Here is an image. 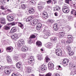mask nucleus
Here are the masks:
<instances>
[{"mask_svg": "<svg viewBox=\"0 0 76 76\" xmlns=\"http://www.w3.org/2000/svg\"><path fill=\"white\" fill-rule=\"evenodd\" d=\"M66 48L68 50H70V48L69 46H66Z\"/></svg>", "mask_w": 76, "mask_h": 76, "instance_id": "nucleus-61", "label": "nucleus"}, {"mask_svg": "<svg viewBox=\"0 0 76 76\" xmlns=\"http://www.w3.org/2000/svg\"><path fill=\"white\" fill-rule=\"evenodd\" d=\"M61 47V45H57L56 47V49H59L58 48H60Z\"/></svg>", "mask_w": 76, "mask_h": 76, "instance_id": "nucleus-48", "label": "nucleus"}, {"mask_svg": "<svg viewBox=\"0 0 76 76\" xmlns=\"http://www.w3.org/2000/svg\"><path fill=\"white\" fill-rule=\"evenodd\" d=\"M38 9H42V7L41 5H38Z\"/></svg>", "mask_w": 76, "mask_h": 76, "instance_id": "nucleus-45", "label": "nucleus"}, {"mask_svg": "<svg viewBox=\"0 0 76 76\" xmlns=\"http://www.w3.org/2000/svg\"><path fill=\"white\" fill-rule=\"evenodd\" d=\"M50 31L48 30V28L45 29L43 32V34H44V36L43 37L45 39H47L48 38V37L50 36V33H49Z\"/></svg>", "mask_w": 76, "mask_h": 76, "instance_id": "nucleus-1", "label": "nucleus"}, {"mask_svg": "<svg viewBox=\"0 0 76 76\" xmlns=\"http://www.w3.org/2000/svg\"><path fill=\"white\" fill-rule=\"evenodd\" d=\"M31 20L29 19V18H27L26 19V21L27 22H29V21H31Z\"/></svg>", "mask_w": 76, "mask_h": 76, "instance_id": "nucleus-60", "label": "nucleus"}, {"mask_svg": "<svg viewBox=\"0 0 76 76\" xmlns=\"http://www.w3.org/2000/svg\"><path fill=\"white\" fill-rule=\"evenodd\" d=\"M12 76H19V74L18 73L15 74H12Z\"/></svg>", "mask_w": 76, "mask_h": 76, "instance_id": "nucleus-39", "label": "nucleus"}, {"mask_svg": "<svg viewBox=\"0 0 76 76\" xmlns=\"http://www.w3.org/2000/svg\"><path fill=\"white\" fill-rule=\"evenodd\" d=\"M55 53L57 56H60L62 54V51L60 49H56Z\"/></svg>", "mask_w": 76, "mask_h": 76, "instance_id": "nucleus-3", "label": "nucleus"}, {"mask_svg": "<svg viewBox=\"0 0 76 76\" xmlns=\"http://www.w3.org/2000/svg\"><path fill=\"white\" fill-rule=\"evenodd\" d=\"M18 26L21 28L22 29H23V25L21 23H18Z\"/></svg>", "mask_w": 76, "mask_h": 76, "instance_id": "nucleus-27", "label": "nucleus"}, {"mask_svg": "<svg viewBox=\"0 0 76 76\" xmlns=\"http://www.w3.org/2000/svg\"><path fill=\"white\" fill-rule=\"evenodd\" d=\"M5 66H1L0 68V70H3L4 69Z\"/></svg>", "mask_w": 76, "mask_h": 76, "instance_id": "nucleus-52", "label": "nucleus"}, {"mask_svg": "<svg viewBox=\"0 0 76 76\" xmlns=\"http://www.w3.org/2000/svg\"><path fill=\"white\" fill-rule=\"evenodd\" d=\"M4 69V72H6V71H7V70H10L9 68L7 67H5V66Z\"/></svg>", "mask_w": 76, "mask_h": 76, "instance_id": "nucleus-42", "label": "nucleus"}, {"mask_svg": "<svg viewBox=\"0 0 76 76\" xmlns=\"http://www.w3.org/2000/svg\"><path fill=\"white\" fill-rule=\"evenodd\" d=\"M54 64L52 63H49L48 64V68L50 69H52L54 67Z\"/></svg>", "mask_w": 76, "mask_h": 76, "instance_id": "nucleus-16", "label": "nucleus"}, {"mask_svg": "<svg viewBox=\"0 0 76 76\" xmlns=\"http://www.w3.org/2000/svg\"><path fill=\"white\" fill-rule=\"evenodd\" d=\"M42 18L46 19V18H48V15H44L42 14Z\"/></svg>", "mask_w": 76, "mask_h": 76, "instance_id": "nucleus-43", "label": "nucleus"}, {"mask_svg": "<svg viewBox=\"0 0 76 76\" xmlns=\"http://www.w3.org/2000/svg\"><path fill=\"white\" fill-rule=\"evenodd\" d=\"M26 54L25 53H23L21 55V57L23 58H25L26 57Z\"/></svg>", "mask_w": 76, "mask_h": 76, "instance_id": "nucleus-41", "label": "nucleus"}, {"mask_svg": "<svg viewBox=\"0 0 76 76\" xmlns=\"http://www.w3.org/2000/svg\"><path fill=\"white\" fill-rule=\"evenodd\" d=\"M10 70H7L6 72H5V73L7 74H9L10 73Z\"/></svg>", "mask_w": 76, "mask_h": 76, "instance_id": "nucleus-51", "label": "nucleus"}, {"mask_svg": "<svg viewBox=\"0 0 76 76\" xmlns=\"http://www.w3.org/2000/svg\"><path fill=\"white\" fill-rule=\"evenodd\" d=\"M45 76H51V73L49 72L45 75Z\"/></svg>", "mask_w": 76, "mask_h": 76, "instance_id": "nucleus-50", "label": "nucleus"}, {"mask_svg": "<svg viewBox=\"0 0 76 76\" xmlns=\"http://www.w3.org/2000/svg\"><path fill=\"white\" fill-rule=\"evenodd\" d=\"M52 39L53 41L55 43L57 42V37H53Z\"/></svg>", "mask_w": 76, "mask_h": 76, "instance_id": "nucleus-20", "label": "nucleus"}, {"mask_svg": "<svg viewBox=\"0 0 76 76\" xmlns=\"http://www.w3.org/2000/svg\"><path fill=\"white\" fill-rule=\"evenodd\" d=\"M66 42L67 44H70V43H71V40L70 39H66Z\"/></svg>", "mask_w": 76, "mask_h": 76, "instance_id": "nucleus-37", "label": "nucleus"}, {"mask_svg": "<svg viewBox=\"0 0 76 76\" xmlns=\"http://www.w3.org/2000/svg\"><path fill=\"white\" fill-rule=\"evenodd\" d=\"M45 60L47 63H48V61L50 60V58L48 57L47 56L45 58Z\"/></svg>", "mask_w": 76, "mask_h": 76, "instance_id": "nucleus-36", "label": "nucleus"}, {"mask_svg": "<svg viewBox=\"0 0 76 76\" xmlns=\"http://www.w3.org/2000/svg\"><path fill=\"white\" fill-rule=\"evenodd\" d=\"M42 15H48V14H47V12L45 11H44L43 12Z\"/></svg>", "mask_w": 76, "mask_h": 76, "instance_id": "nucleus-54", "label": "nucleus"}, {"mask_svg": "<svg viewBox=\"0 0 76 76\" xmlns=\"http://www.w3.org/2000/svg\"><path fill=\"white\" fill-rule=\"evenodd\" d=\"M4 29L5 30H9V29H10V27L7 26H5Z\"/></svg>", "mask_w": 76, "mask_h": 76, "instance_id": "nucleus-40", "label": "nucleus"}, {"mask_svg": "<svg viewBox=\"0 0 76 76\" xmlns=\"http://www.w3.org/2000/svg\"><path fill=\"white\" fill-rule=\"evenodd\" d=\"M68 54L69 56H73L74 54V52L72 51H68Z\"/></svg>", "mask_w": 76, "mask_h": 76, "instance_id": "nucleus-29", "label": "nucleus"}, {"mask_svg": "<svg viewBox=\"0 0 76 76\" xmlns=\"http://www.w3.org/2000/svg\"><path fill=\"white\" fill-rule=\"evenodd\" d=\"M76 71H74V72L73 71H72L71 72V73L70 74L71 76H75V75H76Z\"/></svg>", "mask_w": 76, "mask_h": 76, "instance_id": "nucleus-31", "label": "nucleus"}, {"mask_svg": "<svg viewBox=\"0 0 76 76\" xmlns=\"http://www.w3.org/2000/svg\"><path fill=\"white\" fill-rule=\"evenodd\" d=\"M26 72L27 73H29V72H30V68H29V67H26Z\"/></svg>", "mask_w": 76, "mask_h": 76, "instance_id": "nucleus-33", "label": "nucleus"}, {"mask_svg": "<svg viewBox=\"0 0 76 76\" xmlns=\"http://www.w3.org/2000/svg\"><path fill=\"white\" fill-rule=\"evenodd\" d=\"M65 2L67 3V4H69V0H65Z\"/></svg>", "mask_w": 76, "mask_h": 76, "instance_id": "nucleus-55", "label": "nucleus"}, {"mask_svg": "<svg viewBox=\"0 0 76 76\" xmlns=\"http://www.w3.org/2000/svg\"><path fill=\"white\" fill-rule=\"evenodd\" d=\"M26 48L25 47H23L22 48L21 50L22 51H23V52H26L27 51V50L26 49Z\"/></svg>", "mask_w": 76, "mask_h": 76, "instance_id": "nucleus-30", "label": "nucleus"}, {"mask_svg": "<svg viewBox=\"0 0 76 76\" xmlns=\"http://www.w3.org/2000/svg\"><path fill=\"white\" fill-rule=\"evenodd\" d=\"M7 60L8 63H12V59L11 57L9 56H7Z\"/></svg>", "mask_w": 76, "mask_h": 76, "instance_id": "nucleus-13", "label": "nucleus"}, {"mask_svg": "<svg viewBox=\"0 0 76 76\" xmlns=\"http://www.w3.org/2000/svg\"><path fill=\"white\" fill-rule=\"evenodd\" d=\"M13 59L15 61H18L19 59V58L18 56H15L13 57Z\"/></svg>", "mask_w": 76, "mask_h": 76, "instance_id": "nucleus-26", "label": "nucleus"}, {"mask_svg": "<svg viewBox=\"0 0 76 76\" xmlns=\"http://www.w3.org/2000/svg\"><path fill=\"white\" fill-rule=\"evenodd\" d=\"M61 8L59 7L58 6H57L54 8L53 10L54 11H58Z\"/></svg>", "mask_w": 76, "mask_h": 76, "instance_id": "nucleus-19", "label": "nucleus"}, {"mask_svg": "<svg viewBox=\"0 0 76 76\" xmlns=\"http://www.w3.org/2000/svg\"><path fill=\"white\" fill-rule=\"evenodd\" d=\"M32 41V39H31L30 37H29V39L28 40V42H29V43H31V42Z\"/></svg>", "mask_w": 76, "mask_h": 76, "instance_id": "nucleus-58", "label": "nucleus"}, {"mask_svg": "<svg viewBox=\"0 0 76 76\" xmlns=\"http://www.w3.org/2000/svg\"><path fill=\"white\" fill-rule=\"evenodd\" d=\"M44 3L42 2H40L38 4V5H40L41 6H44Z\"/></svg>", "mask_w": 76, "mask_h": 76, "instance_id": "nucleus-34", "label": "nucleus"}, {"mask_svg": "<svg viewBox=\"0 0 76 76\" xmlns=\"http://www.w3.org/2000/svg\"><path fill=\"white\" fill-rule=\"evenodd\" d=\"M67 37H67V38L68 39H72V36H68Z\"/></svg>", "mask_w": 76, "mask_h": 76, "instance_id": "nucleus-53", "label": "nucleus"}, {"mask_svg": "<svg viewBox=\"0 0 76 76\" xmlns=\"http://www.w3.org/2000/svg\"><path fill=\"white\" fill-rule=\"evenodd\" d=\"M52 2V1L51 0H48L47 1V4H50V3L53 4V2Z\"/></svg>", "mask_w": 76, "mask_h": 76, "instance_id": "nucleus-44", "label": "nucleus"}, {"mask_svg": "<svg viewBox=\"0 0 76 76\" xmlns=\"http://www.w3.org/2000/svg\"><path fill=\"white\" fill-rule=\"evenodd\" d=\"M71 15L76 17V11L74 9H72L71 12Z\"/></svg>", "mask_w": 76, "mask_h": 76, "instance_id": "nucleus-12", "label": "nucleus"}, {"mask_svg": "<svg viewBox=\"0 0 76 76\" xmlns=\"http://www.w3.org/2000/svg\"><path fill=\"white\" fill-rule=\"evenodd\" d=\"M37 58L39 60H42V56H41L40 54H38L37 56Z\"/></svg>", "mask_w": 76, "mask_h": 76, "instance_id": "nucleus-24", "label": "nucleus"}, {"mask_svg": "<svg viewBox=\"0 0 76 76\" xmlns=\"http://www.w3.org/2000/svg\"><path fill=\"white\" fill-rule=\"evenodd\" d=\"M12 48H12V46H10L7 48L6 49V50L7 51H10V50H11L12 49Z\"/></svg>", "mask_w": 76, "mask_h": 76, "instance_id": "nucleus-32", "label": "nucleus"}, {"mask_svg": "<svg viewBox=\"0 0 76 76\" xmlns=\"http://www.w3.org/2000/svg\"><path fill=\"white\" fill-rule=\"evenodd\" d=\"M55 31H58V24L57 23H55L53 27Z\"/></svg>", "mask_w": 76, "mask_h": 76, "instance_id": "nucleus-17", "label": "nucleus"}, {"mask_svg": "<svg viewBox=\"0 0 76 76\" xmlns=\"http://www.w3.org/2000/svg\"><path fill=\"white\" fill-rule=\"evenodd\" d=\"M37 20H36V19H33L31 20V23H30V25H33V26H35V24L37 23L36 22H37Z\"/></svg>", "mask_w": 76, "mask_h": 76, "instance_id": "nucleus-6", "label": "nucleus"}, {"mask_svg": "<svg viewBox=\"0 0 76 76\" xmlns=\"http://www.w3.org/2000/svg\"><path fill=\"white\" fill-rule=\"evenodd\" d=\"M54 15L56 16H58V13L57 12H56L54 13Z\"/></svg>", "mask_w": 76, "mask_h": 76, "instance_id": "nucleus-56", "label": "nucleus"}, {"mask_svg": "<svg viewBox=\"0 0 76 76\" xmlns=\"http://www.w3.org/2000/svg\"><path fill=\"white\" fill-rule=\"evenodd\" d=\"M0 23H1L2 25H6V19L4 18H0Z\"/></svg>", "mask_w": 76, "mask_h": 76, "instance_id": "nucleus-4", "label": "nucleus"}, {"mask_svg": "<svg viewBox=\"0 0 76 76\" xmlns=\"http://www.w3.org/2000/svg\"><path fill=\"white\" fill-rule=\"evenodd\" d=\"M7 19L8 21H12V20H13L14 18L12 16L8 15L7 16Z\"/></svg>", "mask_w": 76, "mask_h": 76, "instance_id": "nucleus-9", "label": "nucleus"}, {"mask_svg": "<svg viewBox=\"0 0 76 76\" xmlns=\"http://www.w3.org/2000/svg\"><path fill=\"white\" fill-rule=\"evenodd\" d=\"M30 39H32V38H36V36L34 34H32L31 35H30Z\"/></svg>", "mask_w": 76, "mask_h": 76, "instance_id": "nucleus-35", "label": "nucleus"}, {"mask_svg": "<svg viewBox=\"0 0 76 76\" xmlns=\"http://www.w3.org/2000/svg\"><path fill=\"white\" fill-rule=\"evenodd\" d=\"M0 7V8L2 10H5V9H6V8H5V7L3 5H1Z\"/></svg>", "mask_w": 76, "mask_h": 76, "instance_id": "nucleus-47", "label": "nucleus"}, {"mask_svg": "<svg viewBox=\"0 0 76 76\" xmlns=\"http://www.w3.org/2000/svg\"><path fill=\"white\" fill-rule=\"evenodd\" d=\"M47 66H42L40 67V70L43 71L45 70H47Z\"/></svg>", "mask_w": 76, "mask_h": 76, "instance_id": "nucleus-14", "label": "nucleus"}, {"mask_svg": "<svg viewBox=\"0 0 76 76\" xmlns=\"http://www.w3.org/2000/svg\"><path fill=\"white\" fill-rule=\"evenodd\" d=\"M16 24H17L15 22H12L11 23V24L12 25V26H14V25H15Z\"/></svg>", "mask_w": 76, "mask_h": 76, "instance_id": "nucleus-49", "label": "nucleus"}, {"mask_svg": "<svg viewBox=\"0 0 76 76\" xmlns=\"http://www.w3.org/2000/svg\"><path fill=\"white\" fill-rule=\"evenodd\" d=\"M16 66L18 69H21V68L22 67V63L20 62H18L16 64Z\"/></svg>", "mask_w": 76, "mask_h": 76, "instance_id": "nucleus-7", "label": "nucleus"}, {"mask_svg": "<svg viewBox=\"0 0 76 76\" xmlns=\"http://www.w3.org/2000/svg\"><path fill=\"white\" fill-rule=\"evenodd\" d=\"M69 61L68 59H64L63 61L62 64H63L64 66H66V65H67V63H69Z\"/></svg>", "mask_w": 76, "mask_h": 76, "instance_id": "nucleus-10", "label": "nucleus"}, {"mask_svg": "<svg viewBox=\"0 0 76 76\" xmlns=\"http://www.w3.org/2000/svg\"><path fill=\"white\" fill-rule=\"evenodd\" d=\"M0 1L1 3L3 4L4 3V0H0Z\"/></svg>", "mask_w": 76, "mask_h": 76, "instance_id": "nucleus-57", "label": "nucleus"}, {"mask_svg": "<svg viewBox=\"0 0 76 76\" xmlns=\"http://www.w3.org/2000/svg\"><path fill=\"white\" fill-rule=\"evenodd\" d=\"M34 8H32L28 10V12H29V13H31V14L34 13Z\"/></svg>", "mask_w": 76, "mask_h": 76, "instance_id": "nucleus-28", "label": "nucleus"}, {"mask_svg": "<svg viewBox=\"0 0 76 76\" xmlns=\"http://www.w3.org/2000/svg\"><path fill=\"white\" fill-rule=\"evenodd\" d=\"M68 19L69 20H70L72 19V17L71 16H69L68 17Z\"/></svg>", "mask_w": 76, "mask_h": 76, "instance_id": "nucleus-64", "label": "nucleus"}, {"mask_svg": "<svg viewBox=\"0 0 76 76\" xmlns=\"http://www.w3.org/2000/svg\"><path fill=\"white\" fill-rule=\"evenodd\" d=\"M17 31V29H16V28L15 27H13L12 28L11 30V32H12V33H14V32H15Z\"/></svg>", "mask_w": 76, "mask_h": 76, "instance_id": "nucleus-25", "label": "nucleus"}, {"mask_svg": "<svg viewBox=\"0 0 76 76\" xmlns=\"http://www.w3.org/2000/svg\"><path fill=\"white\" fill-rule=\"evenodd\" d=\"M36 45H37L39 47H40L42 46V42L39 41L38 40L36 42Z\"/></svg>", "mask_w": 76, "mask_h": 76, "instance_id": "nucleus-15", "label": "nucleus"}, {"mask_svg": "<svg viewBox=\"0 0 76 76\" xmlns=\"http://www.w3.org/2000/svg\"><path fill=\"white\" fill-rule=\"evenodd\" d=\"M52 46H53V44L51 43H49L46 47L48 48H50L51 47H52Z\"/></svg>", "mask_w": 76, "mask_h": 76, "instance_id": "nucleus-23", "label": "nucleus"}, {"mask_svg": "<svg viewBox=\"0 0 76 76\" xmlns=\"http://www.w3.org/2000/svg\"><path fill=\"white\" fill-rule=\"evenodd\" d=\"M24 44H25V41L23 40L20 42H18L17 45L18 47H21Z\"/></svg>", "mask_w": 76, "mask_h": 76, "instance_id": "nucleus-8", "label": "nucleus"}, {"mask_svg": "<svg viewBox=\"0 0 76 76\" xmlns=\"http://www.w3.org/2000/svg\"><path fill=\"white\" fill-rule=\"evenodd\" d=\"M56 43L57 45H61V44H60L59 41H57V42H56Z\"/></svg>", "mask_w": 76, "mask_h": 76, "instance_id": "nucleus-59", "label": "nucleus"}, {"mask_svg": "<svg viewBox=\"0 0 76 76\" xmlns=\"http://www.w3.org/2000/svg\"><path fill=\"white\" fill-rule=\"evenodd\" d=\"M62 10L65 13H68L69 12V9L66 5H64L62 8Z\"/></svg>", "mask_w": 76, "mask_h": 76, "instance_id": "nucleus-2", "label": "nucleus"}, {"mask_svg": "<svg viewBox=\"0 0 76 76\" xmlns=\"http://www.w3.org/2000/svg\"><path fill=\"white\" fill-rule=\"evenodd\" d=\"M64 36V32L62 31L61 32H60V34H59L58 37L59 38H61Z\"/></svg>", "mask_w": 76, "mask_h": 76, "instance_id": "nucleus-18", "label": "nucleus"}, {"mask_svg": "<svg viewBox=\"0 0 76 76\" xmlns=\"http://www.w3.org/2000/svg\"><path fill=\"white\" fill-rule=\"evenodd\" d=\"M12 39H16L18 38V35H13L11 36Z\"/></svg>", "mask_w": 76, "mask_h": 76, "instance_id": "nucleus-22", "label": "nucleus"}, {"mask_svg": "<svg viewBox=\"0 0 76 76\" xmlns=\"http://www.w3.org/2000/svg\"><path fill=\"white\" fill-rule=\"evenodd\" d=\"M57 67H59V68H61V66H60V65H59L58 66H57L56 67V69H57V70H58V69H57Z\"/></svg>", "mask_w": 76, "mask_h": 76, "instance_id": "nucleus-63", "label": "nucleus"}, {"mask_svg": "<svg viewBox=\"0 0 76 76\" xmlns=\"http://www.w3.org/2000/svg\"><path fill=\"white\" fill-rule=\"evenodd\" d=\"M72 67H73L74 69H76V65H73L72 66Z\"/></svg>", "mask_w": 76, "mask_h": 76, "instance_id": "nucleus-62", "label": "nucleus"}, {"mask_svg": "<svg viewBox=\"0 0 76 76\" xmlns=\"http://www.w3.org/2000/svg\"><path fill=\"white\" fill-rule=\"evenodd\" d=\"M34 1V0H29L28 1V3H29L30 4L33 5V4H34V1Z\"/></svg>", "mask_w": 76, "mask_h": 76, "instance_id": "nucleus-21", "label": "nucleus"}, {"mask_svg": "<svg viewBox=\"0 0 76 76\" xmlns=\"http://www.w3.org/2000/svg\"><path fill=\"white\" fill-rule=\"evenodd\" d=\"M21 7L23 9H26V6H25L24 4H22Z\"/></svg>", "mask_w": 76, "mask_h": 76, "instance_id": "nucleus-46", "label": "nucleus"}, {"mask_svg": "<svg viewBox=\"0 0 76 76\" xmlns=\"http://www.w3.org/2000/svg\"><path fill=\"white\" fill-rule=\"evenodd\" d=\"M35 26H36V28L37 29L39 30L42 27V24L40 23H36V24H35Z\"/></svg>", "mask_w": 76, "mask_h": 76, "instance_id": "nucleus-5", "label": "nucleus"}, {"mask_svg": "<svg viewBox=\"0 0 76 76\" xmlns=\"http://www.w3.org/2000/svg\"><path fill=\"white\" fill-rule=\"evenodd\" d=\"M34 60V57H33V56H31L29 58L28 61V64H31V63L33 62Z\"/></svg>", "mask_w": 76, "mask_h": 76, "instance_id": "nucleus-11", "label": "nucleus"}, {"mask_svg": "<svg viewBox=\"0 0 76 76\" xmlns=\"http://www.w3.org/2000/svg\"><path fill=\"white\" fill-rule=\"evenodd\" d=\"M48 22L52 24V23H54V20H53L52 19H49L48 20Z\"/></svg>", "mask_w": 76, "mask_h": 76, "instance_id": "nucleus-38", "label": "nucleus"}]
</instances>
